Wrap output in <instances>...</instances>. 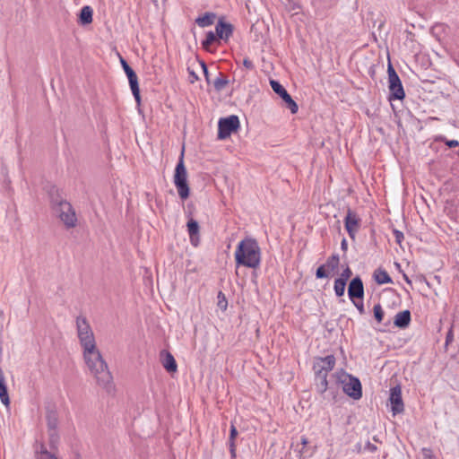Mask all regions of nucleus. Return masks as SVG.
<instances>
[{"label":"nucleus","instance_id":"obj_25","mask_svg":"<svg viewBox=\"0 0 459 459\" xmlns=\"http://www.w3.org/2000/svg\"><path fill=\"white\" fill-rule=\"evenodd\" d=\"M46 420L48 429H57L58 426V414L56 410L48 409L46 412Z\"/></svg>","mask_w":459,"mask_h":459},{"label":"nucleus","instance_id":"obj_28","mask_svg":"<svg viewBox=\"0 0 459 459\" xmlns=\"http://www.w3.org/2000/svg\"><path fill=\"white\" fill-rule=\"evenodd\" d=\"M219 38L217 37L216 31H208L206 33L205 39L202 41V48L206 50L210 51L211 46L215 43L216 41H219Z\"/></svg>","mask_w":459,"mask_h":459},{"label":"nucleus","instance_id":"obj_4","mask_svg":"<svg viewBox=\"0 0 459 459\" xmlns=\"http://www.w3.org/2000/svg\"><path fill=\"white\" fill-rule=\"evenodd\" d=\"M387 74L388 89L390 91L388 100L394 111V118L398 126H402L400 110H397L393 103L394 100H402V81L390 61L387 65Z\"/></svg>","mask_w":459,"mask_h":459},{"label":"nucleus","instance_id":"obj_32","mask_svg":"<svg viewBox=\"0 0 459 459\" xmlns=\"http://www.w3.org/2000/svg\"><path fill=\"white\" fill-rule=\"evenodd\" d=\"M328 394H326V393L325 394V399L328 398L329 396L331 397V400L335 403L337 401V396H338V389L337 388H334L333 385L329 386L328 385ZM324 399V397H322Z\"/></svg>","mask_w":459,"mask_h":459},{"label":"nucleus","instance_id":"obj_45","mask_svg":"<svg viewBox=\"0 0 459 459\" xmlns=\"http://www.w3.org/2000/svg\"><path fill=\"white\" fill-rule=\"evenodd\" d=\"M341 249L344 252L347 251L348 249V243H347V240L345 238H343L341 242Z\"/></svg>","mask_w":459,"mask_h":459},{"label":"nucleus","instance_id":"obj_9","mask_svg":"<svg viewBox=\"0 0 459 459\" xmlns=\"http://www.w3.org/2000/svg\"><path fill=\"white\" fill-rule=\"evenodd\" d=\"M390 396L389 402L393 415L402 412V385L397 380V376L394 374L390 379Z\"/></svg>","mask_w":459,"mask_h":459},{"label":"nucleus","instance_id":"obj_7","mask_svg":"<svg viewBox=\"0 0 459 459\" xmlns=\"http://www.w3.org/2000/svg\"><path fill=\"white\" fill-rule=\"evenodd\" d=\"M52 212L63 222L67 230L76 227L78 220L75 210L70 202L60 204L59 206L52 209Z\"/></svg>","mask_w":459,"mask_h":459},{"label":"nucleus","instance_id":"obj_6","mask_svg":"<svg viewBox=\"0 0 459 459\" xmlns=\"http://www.w3.org/2000/svg\"><path fill=\"white\" fill-rule=\"evenodd\" d=\"M185 148H182L178 161L174 172V184L178 195L182 200H186L190 195V187L187 182V171L184 162Z\"/></svg>","mask_w":459,"mask_h":459},{"label":"nucleus","instance_id":"obj_10","mask_svg":"<svg viewBox=\"0 0 459 459\" xmlns=\"http://www.w3.org/2000/svg\"><path fill=\"white\" fill-rule=\"evenodd\" d=\"M120 63L123 67V70L125 74L127 76L130 89L132 91L133 96L135 100V102L137 104V107L141 106V94H140V88H139V82H138V77L134 70L128 65L126 59H124L122 56H120Z\"/></svg>","mask_w":459,"mask_h":459},{"label":"nucleus","instance_id":"obj_39","mask_svg":"<svg viewBox=\"0 0 459 459\" xmlns=\"http://www.w3.org/2000/svg\"><path fill=\"white\" fill-rule=\"evenodd\" d=\"M411 321V313L409 310H403V328L407 327Z\"/></svg>","mask_w":459,"mask_h":459},{"label":"nucleus","instance_id":"obj_27","mask_svg":"<svg viewBox=\"0 0 459 459\" xmlns=\"http://www.w3.org/2000/svg\"><path fill=\"white\" fill-rule=\"evenodd\" d=\"M48 445L51 450H56L58 447L60 437L58 434V429H48Z\"/></svg>","mask_w":459,"mask_h":459},{"label":"nucleus","instance_id":"obj_1","mask_svg":"<svg viewBox=\"0 0 459 459\" xmlns=\"http://www.w3.org/2000/svg\"><path fill=\"white\" fill-rule=\"evenodd\" d=\"M76 328L78 339L82 348L83 359L91 374L96 379V383L107 393H113L115 390L113 377L107 362L96 346L94 333L85 316H77Z\"/></svg>","mask_w":459,"mask_h":459},{"label":"nucleus","instance_id":"obj_33","mask_svg":"<svg viewBox=\"0 0 459 459\" xmlns=\"http://www.w3.org/2000/svg\"><path fill=\"white\" fill-rule=\"evenodd\" d=\"M351 275H352V271L350 268V266L348 264H346V267L342 270V272L341 273V274L338 278L342 280L343 281L347 282V281L351 277Z\"/></svg>","mask_w":459,"mask_h":459},{"label":"nucleus","instance_id":"obj_20","mask_svg":"<svg viewBox=\"0 0 459 459\" xmlns=\"http://www.w3.org/2000/svg\"><path fill=\"white\" fill-rule=\"evenodd\" d=\"M164 354V358L162 359V366L169 373H174L178 370V364L174 358V356L166 351H162L160 355Z\"/></svg>","mask_w":459,"mask_h":459},{"label":"nucleus","instance_id":"obj_36","mask_svg":"<svg viewBox=\"0 0 459 459\" xmlns=\"http://www.w3.org/2000/svg\"><path fill=\"white\" fill-rule=\"evenodd\" d=\"M438 140L442 141V142H445V143L449 147V148H454V147H457L459 145V142L457 140H446L444 136H440L438 137Z\"/></svg>","mask_w":459,"mask_h":459},{"label":"nucleus","instance_id":"obj_26","mask_svg":"<svg viewBox=\"0 0 459 459\" xmlns=\"http://www.w3.org/2000/svg\"><path fill=\"white\" fill-rule=\"evenodd\" d=\"M230 81L228 79V76L224 74L223 73L218 72V76L215 78V80L212 82L214 90L217 92H221L225 89V87L229 84Z\"/></svg>","mask_w":459,"mask_h":459},{"label":"nucleus","instance_id":"obj_40","mask_svg":"<svg viewBox=\"0 0 459 459\" xmlns=\"http://www.w3.org/2000/svg\"><path fill=\"white\" fill-rule=\"evenodd\" d=\"M243 65L247 69V70H254L255 69V65L254 63L248 58H244L243 60Z\"/></svg>","mask_w":459,"mask_h":459},{"label":"nucleus","instance_id":"obj_37","mask_svg":"<svg viewBox=\"0 0 459 459\" xmlns=\"http://www.w3.org/2000/svg\"><path fill=\"white\" fill-rule=\"evenodd\" d=\"M352 304L357 307L360 315L365 313L363 299H358Z\"/></svg>","mask_w":459,"mask_h":459},{"label":"nucleus","instance_id":"obj_42","mask_svg":"<svg viewBox=\"0 0 459 459\" xmlns=\"http://www.w3.org/2000/svg\"><path fill=\"white\" fill-rule=\"evenodd\" d=\"M394 234L395 236V239H396L397 244L402 247V243H403V240H402V231H400L398 230H394Z\"/></svg>","mask_w":459,"mask_h":459},{"label":"nucleus","instance_id":"obj_44","mask_svg":"<svg viewBox=\"0 0 459 459\" xmlns=\"http://www.w3.org/2000/svg\"><path fill=\"white\" fill-rule=\"evenodd\" d=\"M423 456L424 459H435L431 455V451L428 449H423Z\"/></svg>","mask_w":459,"mask_h":459},{"label":"nucleus","instance_id":"obj_46","mask_svg":"<svg viewBox=\"0 0 459 459\" xmlns=\"http://www.w3.org/2000/svg\"><path fill=\"white\" fill-rule=\"evenodd\" d=\"M301 444L303 446L302 449L299 451L300 454L303 453L304 447L308 444V439L306 437H301Z\"/></svg>","mask_w":459,"mask_h":459},{"label":"nucleus","instance_id":"obj_34","mask_svg":"<svg viewBox=\"0 0 459 459\" xmlns=\"http://www.w3.org/2000/svg\"><path fill=\"white\" fill-rule=\"evenodd\" d=\"M218 299H219V301H218V307L222 309V310H225L227 308V306H228V301L225 298V295L220 291L218 293Z\"/></svg>","mask_w":459,"mask_h":459},{"label":"nucleus","instance_id":"obj_29","mask_svg":"<svg viewBox=\"0 0 459 459\" xmlns=\"http://www.w3.org/2000/svg\"><path fill=\"white\" fill-rule=\"evenodd\" d=\"M347 282L342 280L336 278L333 284L334 293L337 297H342L345 292Z\"/></svg>","mask_w":459,"mask_h":459},{"label":"nucleus","instance_id":"obj_15","mask_svg":"<svg viewBox=\"0 0 459 459\" xmlns=\"http://www.w3.org/2000/svg\"><path fill=\"white\" fill-rule=\"evenodd\" d=\"M234 27L231 23L225 22L223 17H221L215 26V31L219 39H222L225 42L232 36Z\"/></svg>","mask_w":459,"mask_h":459},{"label":"nucleus","instance_id":"obj_41","mask_svg":"<svg viewBox=\"0 0 459 459\" xmlns=\"http://www.w3.org/2000/svg\"><path fill=\"white\" fill-rule=\"evenodd\" d=\"M454 340V333L452 327L448 330L446 336V343L445 345L447 346L450 344Z\"/></svg>","mask_w":459,"mask_h":459},{"label":"nucleus","instance_id":"obj_12","mask_svg":"<svg viewBox=\"0 0 459 459\" xmlns=\"http://www.w3.org/2000/svg\"><path fill=\"white\" fill-rule=\"evenodd\" d=\"M340 264V257L338 254H333L330 255L326 263L321 264L317 267L316 271V279H325L328 278L330 275V272H334L338 269Z\"/></svg>","mask_w":459,"mask_h":459},{"label":"nucleus","instance_id":"obj_21","mask_svg":"<svg viewBox=\"0 0 459 459\" xmlns=\"http://www.w3.org/2000/svg\"><path fill=\"white\" fill-rule=\"evenodd\" d=\"M93 10L90 5L83 6L78 16V22L81 25H88L92 22Z\"/></svg>","mask_w":459,"mask_h":459},{"label":"nucleus","instance_id":"obj_5","mask_svg":"<svg viewBox=\"0 0 459 459\" xmlns=\"http://www.w3.org/2000/svg\"><path fill=\"white\" fill-rule=\"evenodd\" d=\"M337 385H342V391L353 400H359L362 397V385L360 380L343 369L332 375Z\"/></svg>","mask_w":459,"mask_h":459},{"label":"nucleus","instance_id":"obj_3","mask_svg":"<svg viewBox=\"0 0 459 459\" xmlns=\"http://www.w3.org/2000/svg\"><path fill=\"white\" fill-rule=\"evenodd\" d=\"M336 359L333 355L325 357H317L313 364L315 373V388L321 397L325 398V394L328 389L327 376L335 366Z\"/></svg>","mask_w":459,"mask_h":459},{"label":"nucleus","instance_id":"obj_19","mask_svg":"<svg viewBox=\"0 0 459 459\" xmlns=\"http://www.w3.org/2000/svg\"><path fill=\"white\" fill-rule=\"evenodd\" d=\"M238 435V431L233 422L230 424V437L228 440V446L230 454V459L237 458V443L236 438Z\"/></svg>","mask_w":459,"mask_h":459},{"label":"nucleus","instance_id":"obj_31","mask_svg":"<svg viewBox=\"0 0 459 459\" xmlns=\"http://www.w3.org/2000/svg\"><path fill=\"white\" fill-rule=\"evenodd\" d=\"M374 312V317L377 321V323H381L384 319L385 313L382 309V307L380 304H377L374 306L373 308Z\"/></svg>","mask_w":459,"mask_h":459},{"label":"nucleus","instance_id":"obj_13","mask_svg":"<svg viewBox=\"0 0 459 459\" xmlns=\"http://www.w3.org/2000/svg\"><path fill=\"white\" fill-rule=\"evenodd\" d=\"M348 296L352 303L364 299V284L360 276L352 278L348 284Z\"/></svg>","mask_w":459,"mask_h":459},{"label":"nucleus","instance_id":"obj_35","mask_svg":"<svg viewBox=\"0 0 459 459\" xmlns=\"http://www.w3.org/2000/svg\"><path fill=\"white\" fill-rule=\"evenodd\" d=\"M200 65L202 67V70H203V73H204V75L206 82L208 84L211 83L210 74H209V70H208V66H207L206 63L204 61L201 60L200 61Z\"/></svg>","mask_w":459,"mask_h":459},{"label":"nucleus","instance_id":"obj_14","mask_svg":"<svg viewBox=\"0 0 459 459\" xmlns=\"http://www.w3.org/2000/svg\"><path fill=\"white\" fill-rule=\"evenodd\" d=\"M344 228L351 239L355 238V236L360 228V219L358 214L350 208L348 209L347 214L344 218Z\"/></svg>","mask_w":459,"mask_h":459},{"label":"nucleus","instance_id":"obj_17","mask_svg":"<svg viewBox=\"0 0 459 459\" xmlns=\"http://www.w3.org/2000/svg\"><path fill=\"white\" fill-rule=\"evenodd\" d=\"M186 228L191 244L197 247L200 241V226L198 221L193 218L189 219Z\"/></svg>","mask_w":459,"mask_h":459},{"label":"nucleus","instance_id":"obj_22","mask_svg":"<svg viewBox=\"0 0 459 459\" xmlns=\"http://www.w3.org/2000/svg\"><path fill=\"white\" fill-rule=\"evenodd\" d=\"M373 279L378 285L392 282V278L388 273L381 267H378L374 271Z\"/></svg>","mask_w":459,"mask_h":459},{"label":"nucleus","instance_id":"obj_30","mask_svg":"<svg viewBox=\"0 0 459 459\" xmlns=\"http://www.w3.org/2000/svg\"><path fill=\"white\" fill-rule=\"evenodd\" d=\"M384 325L386 326L389 330L390 327L392 326V323L390 320H388L384 324ZM393 326L402 328V311H399L394 315Z\"/></svg>","mask_w":459,"mask_h":459},{"label":"nucleus","instance_id":"obj_16","mask_svg":"<svg viewBox=\"0 0 459 459\" xmlns=\"http://www.w3.org/2000/svg\"><path fill=\"white\" fill-rule=\"evenodd\" d=\"M49 203L51 210L63 204L64 203H68L64 193L61 189L53 186L48 190Z\"/></svg>","mask_w":459,"mask_h":459},{"label":"nucleus","instance_id":"obj_18","mask_svg":"<svg viewBox=\"0 0 459 459\" xmlns=\"http://www.w3.org/2000/svg\"><path fill=\"white\" fill-rule=\"evenodd\" d=\"M36 459H58L55 453L48 450L44 443L36 442L34 445Z\"/></svg>","mask_w":459,"mask_h":459},{"label":"nucleus","instance_id":"obj_23","mask_svg":"<svg viewBox=\"0 0 459 459\" xmlns=\"http://www.w3.org/2000/svg\"><path fill=\"white\" fill-rule=\"evenodd\" d=\"M216 19V13L212 12H206L204 15L198 16L195 19V23L201 27H208L214 23Z\"/></svg>","mask_w":459,"mask_h":459},{"label":"nucleus","instance_id":"obj_43","mask_svg":"<svg viewBox=\"0 0 459 459\" xmlns=\"http://www.w3.org/2000/svg\"><path fill=\"white\" fill-rule=\"evenodd\" d=\"M365 449H366V450H368V451H369V452H371V453H373V452H376V451H377V446H376V445H374V444H372V443H370V442L368 441V442L366 444V446H365Z\"/></svg>","mask_w":459,"mask_h":459},{"label":"nucleus","instance_id":"obj_2","mask_svg":"<svg viewBox=\"0 0 459 459\" xmlns=\"http://www.w3.org/2000/svg\"><path fill=\"white\" fill-rule=\"evenodd\" d=\"M236 266L256 269L261 264V248L255 238H245L235 251Z\"/></svg>","mask_w":459,"mask_h":459},{"label":"nucleus","instance_id":"obj_38","mask_svg":"<svg viewBox=\"0 0 459 459\" xmlns=\"http://www.w3.org/2000/svg\"><path fill=\"white\" fill-rule=\"evenodd\" d=\"M187 71L189 74V82L190 83H195V82H197L199 80L198 75L193 70H191L189 67L187 68Z\"/></svg>","mask_w":459,"mask_h":459},{"label":"nucleus","instance_id":"obj_24","mask_svg":"<svg viewBox=\"0 0 459 459\" xmlns=\"http://www.w3.org/2000/svg\"><path fill=\"white\" fill-rule=\"evenodd\" d=\"M0 400L5 405L9 406L10 398L8 394V389L5 384V377L2 369L0 368Z\"/></svg>","mask_w":459,"mask_h":459},{"label":"nucleus","instance_id":"obj_8","mask_svg":"<svg viewBox=\"0 0 459 459\" xmlns=\"http://www.w3.org/2000/svg\"><path fill=\"white\" fill-rule=\"evenodd\" d=\"M240 126L239 118L236 115L220 118L218 122V139L224 140L236 133Z\"/></svg>","mask_w":459,"mask_h":459},{"label":"nucleus","instance_id":"obj_49","mask_svg":"<svg viewBox=\"0 0 459 459\" xmlns=\"http://www.w3.org/2000/svg\"><path fill=\"white\" fill-rule=\"evenodd\" d=\"M403 280H405L407 282H411V281L409 280V278L407 277V275L405 273L403 274Z\"/></svg>","mask_w":459,"mask_h":459},{"label":"nucleus","instance_id":"obj_11","mask_svg":"<svg viewBox=\"0 0 459 459\" xmlns=\"http://www.w3.org/2000/svg\"><path fill=\"white\" fill-rule=\"evenodd\" d=\"M270 85L273 91L285 102L286 108L290 110L291 114H296L299 110V106L280 82L270 80Z\"/></svg>","mask_w":459,"mask_h":459},{"label":"nucleus","instance_id":"obj_48","mask_svg":"<svg viewBox=\"0 0 459 459\" xmlns=\"http://www.w3.org/2000/svg\"><path fill=\"white\" fill-rule=\"evenodd\" d=\"M394 264H395L396 268L398 269V271L402 272V265L400 264V263L395 262Z\"/></svg>","mask_w":459,"mask_h":459},{"label":"nucleus","instance_id":"obj_47","mask_svg":"<svg viewBox=\"0 0 459 459\" xmlns=\"http://www.w3.org/2000/svg\"><path fill=\"white\" fill-rule=\"evenodd\" d=\"M444 29V26L442 24L440 25H436L432 28V32L433 33H436V31H439V30H442Z\"/></svg>","mask_w":459,"mask_h":459}]
</instances>
